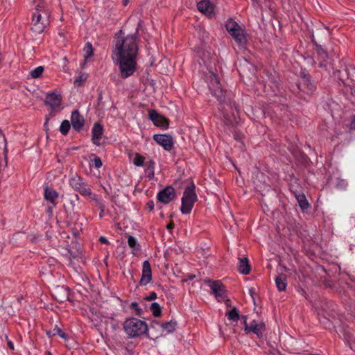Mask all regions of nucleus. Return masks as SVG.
<instances>
[{"label": "nucleus", "instance_id": "nucleus-1", "mask_svg": "<svg viewBox=\"0 0 355 355\" xmlns=\"http://www.w3.org/2000/svg\"><path fill=\"white\" fill-rule=\"evenodd\" d=\"M138 54V40L134 35L118 37L112 51V59L119 65L121 78L132 76L136 69Z\"/></svg>", "mask_w": 355, "mask_h": 355}, {"label": "nucleus", "instance_id": "nucleus-2", "mask_svg": "<svg viewBox=\"0 0 355 355\" xmlns=\"http://www.w3.org/2000/svg\"><path fill=\"white\" fill-rule=\"evenodd\" d=\"M35 10L32 15L31 30L36 34H41L49 25L50 10L47 3L42 0H35Z\"/></svg>", "mask_w": 355, "mask_h": 355}, {"label": "nucleus", "instance_id": "nucleus-3", "mask_svg": "<svg viewBox=\"0 0 355 355\" xmlns=\"http://www.w3.org/2000/svg\"><path fill=\"white\" fill-rule=\"evenodd\" d=\"M123 327L125 334L131 338L140 336L148 331L147 324L144 321L135 318L125 320Z\"/></svg>", "mask_w": 355, "mask_h": 355}, {"label": "nucleus", "instance_id": "nucleus-4", "mask_svg": "<svg viewBox=\"0 0 355 355\" xmlns=\"http://www.w3.org/2000/svg\"><path fill=\"white\" fill-rule=\"evenodd\" d=\"M198 197L195 192V185L193 182H191L188 187H187L183 193L182 198V205L180 211L184 214H189L197 201Z\"/></svg>", "mask_w": 355, "mask_h": 355}, {"label": "nucleus", "instance_id": "nucleus-5", "mask_svg": "<svg viewBox=\"0 0 355 355\" xmlns=\"http://www.w3.org/2000/svg\"><path fill=\"white\" fill-rule=\"evenodd\" d=\"M70 186L80 195L88 196L92 200H96V196L93 194L91 189L87 187L85 182L80 176L75 175L69 180Z\"/></svg>", "mask_w": 355, "mask_h": 355}, {"label": "nucleus", "instance_id": "nucleus-6", "mask_svg": "<svg viewBox=\"0 0 355 355\" xmlns=\"http://www.w3.org/2000/svg\"><path fill=\"white\" fill-rule=\"evenodd\" d=\"M209 287L218 302H223L226 298V291L224 285L219 281L210 282Z\"/></svg>", "mask_w": 355, "mask_h": 355}, {"label": "nucleus", "instance_id": "nucleus-7", "mask_svg": "<svg viewBox=\"0 0 355 355\" xmlns=\"http://www.w3.org/2000/svg\"><path fill=\"white\" fill-rule=\"evenodd\" d=\"M153 139L166 150H171L174 145L173 138L168 135H155Z\"/></svg>", "mask_w": 355, "mask_h": 355}, {"label": "nucleus", "instance_id": "nucleus-8", "mask_svg": "<svg viewBox=\"0 0 355 355\" xmlns=\"http://www.w3.org/2000/svg\"><path fill=\"white\" fill-rule=\"evenodd\" d=\"M175 196V193L173 187H166L164 189L161 190L157 196V200L164 203V204H168L171 200H173V198Z\"/></svg>", "mask_w": 355, "mask_h": 355}, {"label": "nucleus", "instance_id": "nucleus-9", "mask_svg": "<svg viewBox=\"0 0 355 355\" xmlns=\"http://www.w3.org/2000/svg\"><path fill=\"white\" fill-rule=\"evenodd\" d=\"M148 116L155 125L164 128H167L168 127V120L164 116L159 114L156 110H149Z\"/></svg>", "mask_w": 355, "mask_h": 355}, {"label": "nucleus", "instance_id": "nucleus-10", "mask_svg": "<svg viewBox=\"0 0 355 355\" xmlns=\"http://www.w3.org/2000/svg\"><path fill=\"white\" fill-rule=\"evenodd\" d=\"M152 279V270L148 261H144L142 266V275L139 282L140 285L146 286Z\"/></svg>", "mask_w": 355, "mask_h": 355}, {"label": "nucleus", "instance_id": "nucleus-11", "mask_svg": "<svg viewBox=\"0 0 355 355\" xmlns=\"http://www.w3.org/2000/svg\"><path fill=\"white\" fill-rule=\"evenodd\" d=\"M265 325L261 322H257L253 320L250 325H245V331L246 334H250L251 332L256 334L259 338L261 337L263 335V331L264 329Z\"/></svg>", "mask_w": 355, "mask_h": 355}, {"label": "nucleus", "instance_id": "nucleus-12", "mask_svg": "<svg viewBox=\"0 0 355 355\" xmlns=\"http://www.w3.org/2000/svg\"><path fill=\"white\" fill-rule=\"evenodd\" d=\"M62 101L61 96L57 92H51L47 94L45 100V104L55 110L60 107Z\"/></svg>", "mask_w": 355, "mask_h": 355}, {"label": "nucleus", "instance_id": "nucleus-13", "mask_svg": "<svg viewBox=\"0 0 355 355\" xmlns=\"http://www.w3.org/2000/svg\"><path fill=\"white\" fill-rule=\"evenodd\" d=\"M210 89L213 92L214 96L220 98L223 96V92L220 88V83L217 76L211 73L209 77Z\"/></svg>", "mask_w": 355, "mask_h": 355}, {"label": "nucleus", "instance_id": "nucleus-14", "mask_svg": "<svg viewBox=\"0 0 355 355\" xmlns=\"http://www.w3.org/2000/svg\"><path fill=\"white\" fill-rule=\"evenodd\" d=\"M198 10L207 16H211L214 11V6L209 0H202L197 4Z\"/></svg>", "mask_w": 355, "mask_h": 355}, {"label": "nucleus", "instance_id": "nucleus-15", "mask_svg": "<svg viewBox=\"0 0 355 355\" xmlns=\"http://www.w3.org/2000/svg\"><path fill=\"white\" fill-rule=\"evenodd\" d=\"M71 121L73 128L77 131L80 130L85 123L83 117L80 114L78 110H75L71 113Z\"/></svg>", "mask_w": 355, "mask_h": 355}, {"label": "nucleus", "instance_id": "nucleus-16", "mask_svg": "<svg viewBox=\"0 0 355 355\" xmlns=\"http://www.w3.org/2000/svg\"><path fill=\"white\" fill-rule=\"evenodd\" d=\"M44 198L45 200L51 203L53 207H55L58 198V193L53 188L46 187L44 189Z\"/></svg>", "mask_w": 355, "mask_h": 355}, {"label": "nucleus", "instance_id": "nucleus-17", "mask_svg": "<svg viewBox=\"0 0 355 355\" xmlns=\"http://www.w3.org/2000/svg\"><path fill=\"white\" fill-rule=\"evenodd\" d=\"M239 45H243L246 42V37L243 29L238 26L235 31L230 33Z\"/></svg>", "mask_w": 355, "mask_h": 355}, {"label": "nucleus", "instance_id": "nucleus-18", "mask_svg": "<svg viewBox=\"0 0 355 355\" xmlns=\"http://www.w3.org/2000/svg\"><path fill=\"white\" fill-rule=\"evenodd\" d=\"M92 141L96 145L100 144V140L103 135V127L99 123H95L92 130Z\"/></svg>", "mask_w": 355, "mask_h": 355}, {"label": "nucleus", "instance_id": "nucleus-19", "mask_svg": "<svg viewBox=\"0 0 355 355\" xmlns=\"http://www.w3.org/2000/svg\"><path fill=\"white\" fill-rule=\"evenodd\" d=\"M238 270L243 275H248L250 273V266L247 257L239 258Z\"/></svg>", "mask_w": 355, "mask_h": 355}, {"label": "nucleus", "instance_id": "nucleus-20", "mask_svg": "<svg viewBox=\"0 0 355 355\" xmlns=\"http://www.w3.org/2000/svg\"><path fill=\"white\" fill-rule=\"evenodd\" d=\"M159 325L162 328V334H168L173 333L175 330L177 322L175 321L171 320L170 322L162 323Z\"/></svg>", "mask_w": 355, "mask_h": 355}, {"label": "nucleus", "instance_id": "nucleus-21", "mask_svg": "<svg viewBox=\"0 0 355 355\" xmlns=\"http://www.w3.org/2000/svg\"><path fill=\"white\" fill-rule=\"evenodd\" d=\"M276 286L279 291H284L286 288L287 283L285 275H279L275 279Z\"/></svg>", "mask_w": 355, "mask_h": 355}, {"label": "nucleus", "instance_id": "nucleus-22", "mask_svg": "<svg viewBox=\"0 0 355 355\" xmlns=\"http://www.w3.org/2000/svg\"><path fill=\"white\" fill-rule=\"evenodd\" d=\"M93 52L94 49L92 44L90 42H87L83 49L85 59L87 60L89 58L92 57L93 55Z\"/></svg>", "mask_w": 355, "mask_h": 355}, {"label": "nucleus", "instance_id": "nucleus-23", "mask_svg": "<svg viewBox=\"0 0 355 355\" xmlns=\"http://www.w3.org/2000/svg\"><path fill=\"white\" fill-rule=\"evenodd\" d=\"M44 69L42 66H39L30 71L29 76L32 78H38L43 73Z\"/></svg>", "mask_w": 355, "mask_h": 355}, {"label": "nucleus", "instance_id": "nucleus-24", "mask_svg": "<svg viewBox=\"0 0 355 355\" xmlns=\"http://www.w3.org/2000/svg\"><path fill=\"white\" fill-rule=\"evenodd\" d=\"M150 309L155 317H159L162 313V308L160 305L157 302L151 304Z\"/></svg>", "mask_w": 355, "mask_h": 355}, {"label": "nucleus", "instance_id": "nucleus-25", "mask_svg": "<svg viewBox=\"0 0 355 355\" xmlns=\"http://www.w3.org/2000/svg\"><path fill=\"white\" fill-rule=\"evenodd\" d=\"M238 26L239 25L232 19H229L225 23V28L229 33L235 31Z\"/></svg>", "mask_w": 355, "mask_h": 355}, {"label": "nucleus", "instance_id": "nucleus-26", "mask_svg": "<svg viewBox=\"0 0 355 355\" xmlns=\"http://www.w3.org/2000/svg\"><path fill=\"white\" fill-rule=\"evenodd\" d=\"M145 162V157L139 153H135L133 158V164L136 166H143Z\"/></svg>", "mask_w": 355, "mask_h": 355}, {"label": "nucleus", "instance_id": "nucleus-27", "mask_svg": "<svg viewBox=\"0 0 355 355\" xmlns=\"http://www.w3.org/2000/svg\"><path fill=\"white\" fill-rule=\"evenodd\" d=\"M71 125L68 120H64L60 126V132L63 135H67L69 131Z\"/></svg>", "mask_w": 355, "mask_h": 355}, {"label": "nucleus", "instance_id": "nucleus-28", "mask_svg": "<svg viewBox=\"0 0 355 355\" xmlns=\"http://www.w3.org/2000/svg\"><path fill=\"white\" fill-rule=\"evenodd\" d=\"M128 243L130 248L133 250H139V245L137 243L136 239L132 236H129L128 239Z\"/></svg>", "mask_w": 355, "mask_h": 355}, {"label": "nucleus", "instance_id": "nucleus-29", "mask_svg": "<svg viewBox=\"0 0 355 355\" xmlns=\"http://www.w3.org/2000/svg\"><path fill=\"white\" fill-rule=\"evenodd\" d=\"M227 316L229 320H238L239 318V311L236 308H234L227 313Z\"/></svg>", "mask_w": 355, "mask_h": 355}, {"label": "nucleus", "instance_id": "nucleus-30", "mask_svg": "<svg viewBox=\"0 0 355 355\" xmlns=\"http://www.w3.org/2000/svg\"><path fill=\"white\" fill-rule=\"evenodd\" d=\"M297 201L299 202L300 207L302 209H306L309 207V203L306 199V197L304 195H299L297 197Z\"/></svg>", "mask_w": 355, "mask_h": 355}, {"label": "nucleus", "instance_id": "nucleus-31", "mask_svg": "<svg viewBox=\"0 0 355 355\" xmlns=\"http://www.w3.org/2000/svg\"><path fill=\"white\" fill-rule=\"evenodd\" d=\"M87 76L85 73L80 74L78 77H76L74 80L73 84L76 87H80L83 85V83L86 80Z\"/></svg>", "mask_w": 355, "mask_h": 355}, {"label": "nucleus", "instance_id": "nucleus-32", "mask_svg": "<svg viewBox=\"0 0 355 355\" xmlns=\"http://www.w3.org/2000/svg\"><path fill=\"white\" fill-rule=\"evenodd\" d=\"M147 168L146 172H153L155 170V162L153 160H150L146 163Z\"/></svg>", "mask_w": 355, "mask_h": 355}, {"label": "nucleus", "instance_id": "nucleus-33", "mask_svg": "<svg viewBox=\"0 0 355 355\" xmlns=\"http://www.w3.org/2000/svg\"><path fill=\"white\" fill-rule=\"evenodd\" d=\"M94 200L96 201V205L98 206V207L101 209L100 217L102 218L103 216L104 211H105V206L101 200H98L96 198V200Z\"/></svg>", "mask_w": 355, "mask_h": 355}, {"label": "nucleus", "instance_id": "nucleus-34", "mask_svg": "<svg viewBox=\"0 0 355 355\" xmlns=\"http://www.w3.org/2000/svg\"><path fill=\"white\" fill-rule=\"evenodd\" d=\"M130 308L135 311L137 315H141V309L139 308L138 303L132 302L130 304Z\"/></svg>", "mask_w": 355, "mask_h": 355}, {"label": "nucleus", "instance_id": "nucleus-35", "mask_svg": "<svg viewBox=\"0 0 355 355\" xmlns=\"http://www.w3.org/2000/svg\"><path fill=\"white\" fill-rule=\"evenodd\" d=\"M94 166L96 168H99L102 166V162L99 157L94 156V158L93 159Z\"/></svg>", "mask_w": 355, "mask_h": 355}, {"label": "nucleus", "instance_id": "nucleus-36", "mask_svg": "<svg viewBox=\"0 0 355 355\" xmlns=\"http://www.w3.org/2000/svg\"><path fill=\"white\" fill-rule=\"evenodd\" d=\"M157 298V294L155 292H151L148 296L146 297L148 301L154 300Z\"/></svg>", "mask_w": 355, "mask_h": 355}, {"label": "nucleus", "instance_id": "nucleus-37", "mask_svg": "<svg viewBox=\"0 0 355 355\" xmlns=\"http://www.w3.org/2000/svg\"><path fill=\"white\" fill-rule=\"evenodd\" d=\"M56 330V332H57V334L62 338H66V335L60 329H55Z\"/></svg>", "mask_w": 355, "mask_h": 355}, {"label": "nucleus", "instance_id": "nucleus-38", "mask_svg": "<svg viewBox=\"0 0 355 355\" xmlns=\"http://www.w3.org/2000/svg\"><path fill=\"white\" fill-rule=\"evenodd\" d=\"M146 206L150 211H153L154 209V202L153 201H149L146 204Z\"/></svg>", "mask_w": 355, "mask_h": 355}, {"label": "nucleus", "instance_id": "nucleus-39", "mask_svg": "<svg viewBox=\"0 0 355 355\" xmlns=\"http://www.w3.org/2000/svg\"><path fill=\"white\" fill-rule=\"evenodd\" d=\"M349 128L351 130H355V117L352 119L349 124Z\"/></svg>", "mask_w": 355, "mask_h": 355}, {"label": "nucleus", "instance_id": "nucleus-40", "mask_svg": "<svg viewBox=\"0 0 355 355\" xmlns=\"http://www.w3.org/2000/svg\"><path fill=\"white\" fill-rule=\"evenodd\" d=\"M147 173H148V177L150 179H151V178H153L154 177V174H155L154 171H153V172H147Z\"/></svg>", "mask_w": 355, "mask_h": 355}, {"label": "nucleus", "instance_id": "nucleus-41", "mask_svg": "<svg viewBox=\"0 0 355 355\" xmlns=\"http://www.w3.org/2000/svg\"><path fill=\"white\" fill-rule=\"evenodd\" d=\"M100 241H101V242H102L103 243H107V240L105 237H103V236H101L100 238Z\"/></svg>", "mask_w": 355, "mask_h": 355}, {"label": "nucleus", "instance_id": "nucleus-42", "mask_svg": "<svg viewBox=\"0 0 355 355\" xmlns=\"http://www.w3.org/2000/svg\"><path fill=\"white\" fill-rule=\"evenodd\" d=\"M167 228L171 230V229H173V223H169L168 225H167Z\"/></svg>", "mask_w": 355, "mask_h": 355}, {"label": "nucleus", "instance_id": "nucleus-43", "mask_svg": "<svg viewBox=\"0 0 355 355\" xmlns=\"http://www.w3.org/2000/svg\"><path fill=\"white\" fill-rule=\"evenodd\" d=\"M129 0H123V5L126 6L128 3Z\"/></svg>", "mask_w": 355, "mask_h": 355}, {"label": "nucleus", "instance_id": "nucleus-44", "mask_svg": "<svg viewBox=\"0 0 355 355\" xmlns=\"http://www.w3.org/2000/svg\"><path fill=\"white\" fill-rule=\"evenodd\" d=\"M9 346L11 347V348H13V345L12 343H9Z\"/></svg>", "mask_w": 355, "mask_h": 355}]
</instances>
